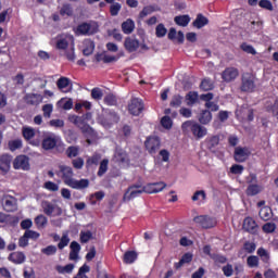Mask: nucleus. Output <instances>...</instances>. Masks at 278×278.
<instances>
[{
	"label": "nucleus",
	"mask_w": 278,
	"mask_h": 278,
	"mask_svg": "<svg viewBox=\"0 0 278 278\" xmlns=\"http://www.w3.org/2000/svg\"><path fill=\"white\" fill-rule=\"evenodd\" d=\"M58 176L63 179L64 184L74 190H85L89 187L90 181L87 178H74L73 167L68 165H60L56 172Z\"/></svg>",
	"instance_id": "nucleus-1"
},
{
	"label": "nucleus",
	"mask_w": 278,
	"mask_h": 278,
	"mask_svg": "<svg viewBox=\"0 0 278 278\" xmlns=\"http://www.w3.org/2000/svg\"><path fill=\"white\" fill-rule=\"evenodd\" d=\"M181 129L184 134L191 131L193 137L197 139H202L207 135V129L194 121H186L182 123Z\"/></svg>",
	"instance_id": "nucleus-2"
},
{
	"label": "nucleus",
	"mask_w": 278,
	"mask_h": 278,
	"mask_svg": "<svg viewBox=\"0 0 278 278\" xmlns=\"http://www.w3.org/2000/svg\"><path fill=\"white\" fill-rule=\"evenodd\" d=\"M143 193H144V186L140 182L132 184L128 186V188L126 189L123 195V200L125 202H129V201H132L134 199L139 198Z\"/></svg>",
	"instance_id": "nucleus-3"
},
{
	"label": "nucleus",
	"mask_w": 278,
	"mask_h": 278,
	"mask_svg": "<svg viewBox=\"0 0 278 278\" xmlns=\"http://www.w3.org/2000/svg\"><path fill=\"white\" fill-rule=\"evenodd\" d=\"M62 144L61 137L54 132H48L42 139V149L45 151L54 150L56 147Z\"/></svg>",
	"instance_id": "nucleus-4"
},
{
	"label": "nucleus",
	"mask_w": 278,
	"mask_h": 278,
	"mask_svg": "<svg viewBox=\"0 0 278 278\" xmlns=\"http://www.w3.org/2000/svg\"><path fill=\"white\" fill-rule=\"evenodd\" d=\"M99 31V26L96 22L83 23L74 29L76 36H92Z\"/></svg>",
	"instance_id": "nucleus-5"
},
{
	"label": "nucleus",
	"mask_w": 278,
	"mask_h": 278,
	"mask_svg": "<svg viewBox=\"0 0 278 278\" xmlns=\"http://www.w3.org/2000/svg\"><path fill=\"white\" fill-rule=\"evenodd\" d=\"M248 184H250L247 189V194L249 197H255L263 191V186L256 184V175L255 174H251L250 177H248Z\"/></svg>",
	"instance_id": "nucleus-6"
},
{
	"label": "nucleus",
	"mask_w": 278,
	"mask_h": 278,
	"mask_svg": "<svg viewBox=\"0 0 278 278\" xmlns=\"http://www.w3.org/2000/svg\"><path fill=\"white\" fill-rule=\"evenodd\" d=\"M242 92H253L255 89V77L251 73H244L242 75V84L240 87Z\"/></svg>",
	"instance_id": "nucleus-7"
},
{
	"label": "nucleus",
	"mask_w": 278,
	"mask_h": 278,
	"mask_svg": "<svg viewBox=\"0 0 278 278\" xmlns=\"http://www.w3.org/2000/svg\"><path fill=\"white\" fill-rule=\"evenodd\" d=\"M74 45H75V38L70 34H63L58 36L56 38V49L59 50H66L67 48Z\"/></svg>",
	"instance_id": "nucleus-8"
},
{
	"label": "nucleus",
	"mask_w": 278,
	"mask_h": 278,
	"mask_svg": "<svg viewBox=\"0 0 278 278\" xmlns=\"http://www.w3.org/2000/svg\"><path fill=\"white\" fill-rule=\"evenodd\" d=\"M143 110H144V104L142 100L139 98H132L128 103V112L132 116H140Z\"/></svg>",
	"instance_id": "nucleus-9"
},
{
	"label": "nucleus",
	"mask_w": 278,
	"mask_h": 278,
	"mask_svg": "<svg viewBox=\"0 0 278 278\" xmlns=\"http://www.w3.org/2000/svg\"><path fill=\"white\" fill-rule=\"evenodd\" d=\"M1 204L5 212L12 213L17 210V200L13 195H3L1 198Z\"/></svg>",
	"instance_id": "nucleus-10"
},
{
	"label": "nucleus",
	"mask_w": 278,
	"mask_h": 278,
	"mask_svg": "<svg viewBox=\"0 0 278 278\" xmlns=\"http://www.w3.org/2000/svg\"><path fill=\"white\" fill-rule=\"evenodd\" d=\"M193 222L201 226L203 229H210L216 226L217 222L215 218L202 215L193 218Z\"/></svg>",
	"instance_id": "nucleus-11"
},
{
	"label": "nucleus",
	"mask_w": 278,
	"mask_h": 278,
	"mask_svg": "<svg viewBox=\"0 0 278 278\" xmlns=\"http://www.w3.org/2000/svg\"><path fill=\"white\" fill-rule=\"evenodd\" d=\"M167 187V184L164 181H159V182H152L148 184L147 186H143V193H159L162 192L165 188Z\"/></svg>",
	"instance_id": "nucleus-12"
},
{
	"label": "nucleus",
	"mask_w": 278,
	"mask_h": 278,
	"mask_svg": "<svg viewBox=\"0 0 278 278\" xmlns=\"http://www.w3.org/2000/svg\"><path fill=\"white\" fill-rule=\"evenodd\" d=\"M144 146L150 154H154L161 148V140L159 137H149L146 140Z\"/></svg>",
	"instance_id": "nucleus-13"
},
{
	"label": "nucleus",
	"mask_w": 278,
	"mask_h": 278,
	"mask_svg": "<svg viewBox=\"0 0 278 278\" xmlns=\"http://www.w3.org/2000/svg\"><path fill=\"white\" fill-rule=\"evenodd\" d=\"M90 118H91V113H87V115H83V116L72 115L70 117V122L76 125V127L80 129H84V128L87 129L89 128V126L86 125L85 121Z\"/></svg>",
	"instance_id": "nucleus-14"
},
{
	"label": "nucleus",
	"mask_w": 278,
	"mask_h": 278,
	"mask_svg": "<svg viewBox=\"0 0 278 278\" xmlns=\"http://www.w3.org/2000/svg\"><path fill=\"white\" fill-rule=\"evenodd\" d=\"M14 169L28 170L29 169V159L26 155H18L13 162Z\"/></svg>",
	"instance_id": "nucleus-15"
},
{
	"label": "nucleus",
	"mask_w": 278,
	"mask_h": 278,
	"mask_svg": "<svg viewBox=\"0 0 278 278\" xmlns=\"http://www.w3.org/2000/svg\"><path fill=\"white\" fill-rule=\"evenodd\" d=\"M43 213L48 216H52L55 213V216L62 215V210L56 204H52L51 202H42Z\"/></svg>",
	"instance_id": "nucleus-16"
},
{
	"label": "nucleus",
	"mask_w": 278,
	"mask_h": 278,
	"mask_svg": "<svg viewBox=\"0 0 278 278\" xmlns=\"http://www.w3.org/2000/svg\"><path fill=\"white\" fill-rule=\"evenodd\" d=\"M25 103L27 105H40L43 101V97L40 93H26L24 97Z\"/></svg>",
	"instance_id": "nucleus-17"
},
{
	"label": "nucleus",
	"mask_w": 278,
	"mask_h": 278,
	"mask_svg": "<svg viewBox=\"0 0 278 278\" xmlns=\"http://www.w3.org/2000/svg\"><path fill=\"white\" fill-rule=\"evenodd\" d=\"M250 156V151L248 148L237 147L235 149V160L238 163H243Z\"/></svg>",
	"instance_id": "nucleus-18"
},
{
	"label": "nucleus",
	"mask_w": 278,
	"mask_h": 278,
	"mask_svg": "<svg viewBox=\"0 0 278 278\" xmlns=\"http://www.w3.org/2000/svg\"><path fill=\"white\" fill-rule=\"evenodd\" d=\"M124 47L129 53H131V52H135L139 49L140 41L138 39L132 38V37H127L124 41Z\"/></svg>",
	"instance_id": "nucleus-19"
},
{
	"label": "nucleus",
	"mask_w": 278,
	"mask_h": 278,
	"mask_svg": "<svg viewBox=\"0 0 278 278\" xmlns=\"http://www.w3.org/2000/svg\"><path fill=\"white\" fill-rule=\"evenodd\" d=\"M12 163V155L2 154L0 156V170L4 174L9 173Z\"/></svg>",
	"instance_id": "nucleus-20"
},
{
	"label": "nucleus",
	"mask_w": 278,
	"mask_h": 278,
	"mask_svg": "<svg viewBox=\"0 0 278 278\" xmlns=\"http://www.w3.org/2000/svg\"><path fill=\"white\" fill-rule=\"evenodd\" d=\"M239 75V71L235 67H228L226 68L223 74L222 77L225 81L230 83L232 80H235Z\"/></svg>",
	"instance_id": "nucleus-21"
},
{
	"label": "nucleus",
	"mask_w": 278,
	"mask_h": 278,
	"mask_svg": "<svg viewBox=\"0 0 278 278\" xmlns=\"http://www.w3.org/2000/svg\"><path fill=\"white\" fill-rule=\"evenodd\" d=\"M237 115L242 117V119H245L248 122H253L254 119V113L253 110L248 106H242L241 110L237 112Z\"/></svg>",
	"instance_id": "nucleus-22"
},
{
	"label": "nucleus",
	"mask_w": 278,
	"mask_h": 278,
	"mask_svg": "<svg viewBox=\"0 0 278 278\" xmlns=\"http://www.w3.org/2000/svg\"><path fill=\"white\" fill-rule=\"evenodd\" d=\"M243 229L250 233H256L258 226L254 219L248 217L244 219Z\"/></svg>",
	"instance_id": "nucleus-23"
},
{
	"label": "nucleus",
	"mask_w": 278,
	"mask_h": 278,
	"mask_svg": "<svg viewBox=\"0 0 278 278\" xmlns=\"http://www.w3.org/2000/svg\"><path fill=\"white\" fill-rule=\"evenodd\" d=\"M219 140H220V138H219L218 135H214V136L207 137L206 140H205L206 148L211 152H215L217 146L219 144Z\"/></svg>",
	"instance_id": "nucleus-24"
},
{
	"label": "nucleus",
	"mask_w": 278,
	"mask_h": 278,
	"mask_svg": "<svg viewBox=\"0 0 278 278\" xmlns=\"http://www.w3.org/2000/svg\"><path fill=\"white\" fill-rule=\"evenodd\" d=\"M56 85L61 92H71L72 90L71 80L67 77H61Z\"/></svg>",
	"instance_id": "nucleus-25"
},
{
	"label": "nucleus",
	"mask_w": 278,
	"mask_h": 278,
	"mask_svg": "<svg viewBox=\"0 0 278 278\" xmlns=\"http://www.w3.org/2000/svg\"><path fill=\"white\" fill-rule=\"evenodd\" d=\"M96 45L92 40L86 39L85 41H83V54H85V56L91 55Z\"/></svg>",
	"instance_id": "nucleus-26"
},
{
	"label": "nucleus",
	"mask_w": 278,
	"mask_h": 278,
	"mask_svg": "<svg viewBox=\"0 0 278 278\" xmlns=\"http://www.w3.org/2000/svg\"><path fill=\"white\" fill-rule=\"evenodd\" d=\"M8 260L13 262L14 264H22L25 262L26 256L22 252H14L9 255Z\"/></svg>",
	"instance_id": "nucleus-27"
},
{
	"label": "nucleus",
	"mask_w": 278,
	"mask_h": 278,
	"mask_svg": "<svg viewBox=\"0 0 278 278\" xmlns=\"http://www.w3.org/2000/svg\"><path fill=\"white\" fill-rule=\"evenodd\" d=\"M136 28L135 22L132 20H127L122 24V30L126 35H130Z\"/></svg>",
	"instance_id": "nucleus-28"
},
{
	"label": "nucleus",
	"mask_w": 278,
	"mask_h": 278,
	"mask_svg": "<svg viewBox=\"0 0 278 278\" xmlns=\"http://www.w3.org/2000/svg\"><path fill=\"white\" fill-rule=\"evenodd\" d=\"M199 122L201 125H208L212 122V114L208 110L202 111L199 115Z\"/></svg>",
	"instance_id": "nucleus-29"
},
{
	"label": "nucleus",
	"mask_w": 278,
	"mask_h": 278,
	"mask_svg": "<svg viewBox=\"0 0 278 278\" xmlns=\"http://www.w3.org/2000/svg\"><path fill=\"white\" fill-rule=\"evenodd\" d=\"M260 217L265 222H268L269 219H271L273 211L270 206H262L260 211Z\"/></svg>",
	"instance_id": "nucleus-30"
},
{
	"label": "nucleus",
	"mask_w": 278,
	"mask_h": 278,
	"mask_svg": "<svg viewBox=\"0 0 278 278\" xmlns=\"http://www.w3.org/2000/svg\"><path fill=\"white\" fill-rule=\"evenodd\" d=\"M186 101H187V105H189L190 108L192 105H194V103H198L199 101V94L198 92L195 91H189L187 94H186Z\"/></svg>",
	"instance_id": "nucleus-31"
},
{
	"label": "nucleus",
	"mask_w": 278,
	"mask_h": 278,
	"mask_svg": "<svg viewBox=\"0 0 278 278\" xmlns=\"http://www.w3.org/2000/svg\"><path fill=\"white\" fill-rule=\"evenodd\" d=\"M90 97L93 101H101L104 97V92L101 88L94 87L90 91Z\"/></svg>",
	"instance_id": "nucleus-32"
},
{
	"label": "nucleus",
	"mask_w": 278,
	"mask_h": 278,
	"mask_svg": "<svg viewBox=\"0 0 278 278\" xmlns=\"http://www.w3.org/2000/svg\"><path fill=\"white\" fill-rule=\"evenodd\" d=\"M115 163L122 164L127 162V153L123 150H116L114 153Z\"/></svg>",
	"instance_id": "nucleus-33"
},
{
	"label": "nucleus",
	"mask_w": 278,
	"mask_h": 278,
	"mask_svg": "<svg viewBox=\"0 0 278 278\" xmlns=\"http://www.w3.org/2000/svg\"><path fill=\"white\" fill-rule=\"evenodd\" d=\"M207 24H208V20L206 17H204L202 14H199L197 16L195 21L192 23V25L198 29H201L202 27H204Z\"/></svg>",
	"instance_id": "nucleus-34"
},
{
	"label": "nucleus",
	"mask_w": 278,
	"mask_h": 278,
	"mask_svg": "<svg viewBox=\"0 0 278 278\" xmlns=\"http://www.w3.org/2000/svg\"><path fill=\"white\" fill-rule=\"evenodd\" d=\"M101 161V155L98 153L92 154L87 159V168H90L92 166H98Z\"/></svg>",
	"instance_id": "nucleus-35"
},
{
	"label": "nucleus",
	"mask_w": 278,
	"mask_h": 278,
	"mask_svg": "<svg viewBox=\"0 0 278 278\" xmlns=\"http://www.w3.org/2000/svg\"><path fill=\"white\" fill-rule=\"evenodd\" d=\"M138 257V254L134 251H127L125 254H124V257H123V261L124 263L126 264H132L136 262Z\"/></svg>",
	"instance_id": "nucleus-36"
},
{
	"label": "nucleus",
	"mask_w": 278,
	"mask_h": 278,
	"mask_svg": "<svg viewBox=\"0 0 278 278\" xmlns=\"http://www.w3.org/2000/svg\"><path fill=\"white\" fill-rule=\"evenodd\" d=\"M60 14L63 17H71L74 14V9L72 7V4H63V7L60 9Z\"/></svg>",
	"instance_id": "nucleus-37"
},
{
	"label": "nucleus",
	"mask_w": 278,
	"mask_h": 278,
	"mask_svg": "<svg viewBox=\"0 0 278 278\" xmlns=\"http://www.w3.org/2000/svg\"><path fill=\"white\" fill-rule=\"evenodd\" d=\"M109 169V160L108 159H103L101 162H100V165H99V169L97 172V175L99 177H102Z\"/></svg>",
	"instance_id": "nucleus-38"
},
{
	"label": "nucleus",
	"mask_w": 278,
	"mask_h": 278,
	"mask_svg": "<svg viewBox=\"0 0 278 278\" xmlns=\"http://www.w3.org/2000/svg\"><path fill=\"white\" fill-rule=\"evenodd\" d=\"M80 148L78 146H71L66 150V155L68 159H75L79 155Z\"/></svg>",
	"instance_id": "nucleus-39"
},
{
	"label": "nucleus",
	"mask_w": 278,
	"mask_h": 278,
	"mask_svg": "<svg viewBox=\"0 0 278 278\" xmlns=\"http://www.w3.org/2000/svg\"><path fill=\"white\" fill-rule=\"evenodd\" d=\"M175 23L179 26L186 27L190 24V16L184 15V16H176L174 18Z\"/></svg>",
	"instance_id": "nucleus-40"
},
{
	"label": "nucleus",
	"mask_w": 278,
	"mask_h": 278,
	"mask_svg": "<svg viewBox=\"0 0 278 278\" xmlns=\"http://www.w3.org/2000/svg\"><path fill=\"white\" fill-rule=\"evenodd\" d=\"M36 135V130L31 127H23V137L25 140H31Z\"/></svg>",
	"instance_id": "nucleus-41"
},
{
	"label": "nucleus",
	"mask_w": 278,
	"mask_h": 278,
	"mask_svg": "<svg viewBox=\"0 0 278 278\" xmlns=\"http://www.w3.org/2000/svg\"><path fill=\"white\" fill-rule=\"evenodd\" d=\"M83 108H85V110H87V111H90L92 108V104H91V102L86 101V100L76 102V105H75L76 112H80Z\"/></svg>",
	"instance_id": "nucleus-42"
},
{
	"label": "nucleus",
	"mask_w": 278,
	"mask_h": 278,
	"mask_svg": "<svg viewBox=\"0 0 278 278\" xmlns=\"http://www.w3.org/2000/svg\"><path fill=\"white\" fill-rule=\"evenodd\" d=\"M75 268V265L74 264H68L66 266H61V265H58L55 267V269L60 273V274H72L73 270Z\"/></svg>",
	"instance_id": "nucleus-43"
},
{
	"label": "nucleus",
	"mask_w": 278,
	"mask_h": 278,
	"mask_svg": "<svg viewBox=\"0 0 278 278\" xmlns=\"http://www.w3.org/2000/svg\"><path fill=\"white\" fill-rule=\"evenodd\" d=\"M181 103H184V97L180 94L173 96L169 105L170 108H180Z\"/></svg>",
	"instance_id": "nucleus-44"
},
{
	"label": "nucleus",
	"mask_w": 278,
	"mask_h": 278,
	"mask_svg": "<svg viewBox=\"0 0 278 278\" xmlns=\"http://www.w3.org/2000/svg\"><path fill=\"white\" fill-rule=\"evenodd\" d=\"M200 88L205 92H208V90H212L214 88V84L210 78H205L202 80Z\"/></svg>",
	"instance_id": "nucleus-45"
},
{
	"label": "nucleus",
	"mask_w": 278,
	"mask_h": 278,
	"mask_svg": "<svg viewBox=\"0 0 278 278\" xmlns=\"http://www.w3.org/2000/svg\"><path fill=\"white\" fill-rule=\"evenodd\" d=\"M43 188L51 192H58L60 186L54 181L48 180L45 182Z\"/></svg>",
	"instance_id": "nucleus-46"
},
{
	"label": "nucleus",
	"mask_w": 278,
	"mask_h": 278,
	"mask_svg": "<svg viewBox=\"0 0 278 278\" xmlns=\"http://www.w3.org/2000/svg\"><path fill=\"white\" fill-rule=\"evenodd\" d=\"M122 10V4L119 2H113L110 7L111 16H117Z\"/></svg>",
	"instance_id": "nucleus-47"
},
{
	"label": "nucleus",
	"mask_w": 278,
	"mask_h": 278,
	"mask_svg": "<svg viewBox=\"0 0 278 278\" xmlns=\"http://www.w3.org/2000/svg\"><path fill=\"white\" fill-rule=\"evenodd\" d=\"M91 239H93L91 231H80V243H88Z\"/></svg>",
	"instance_id": "nucleus-48"
},
{
	"label": "nucleus",
	"mask_w": 278,
	"mask_h": 278,
	"mask_svg": "<svg viewBox=\"0 0 278 278\" xmlns=\"http://www.w3.org/2000/svg\"><path fill=\"white\" fill-rule=\"evenodd\" d=\"M21 148H22V140L21 139H15V140L9 141L10 151L14 152V151H16Z\"/></svg>",
	"instance_id": "nucleus-49"
},
{
	"label": "nucleus",
	"mask_w": 278,
	"mask_h": 278,
	"mask_svg": "<svg viewBox=\"0 0 278 278\" xmlns=\"http://www.w3.org/2000/svg\"><path fill=\"white\" fill-rule=\"evenodd\" d=\"M103 102L106 105H117V98L114 94L109 93L104 97Z\"/></svg>",
	"instance_id": "nucleus-50"
},
{
	"label": "nucleus",
	"mask_w": 278,
	"mask_h": 278,
	"mask_svg": "<svg viewBox=\"0 0 278 278\" xmlns=\"http://www.w3.org/2000/svg\"><path fill=\"white\" fill-rule=\"evenodd\" d=\"M35 224L37 225L38 228H45L48 224V219L43 215H39L35 219Z\"/></svg>",
	"instance_id": "nucleus-51"
},
{
	"label": "nucleus",
	"mask_w": 278,
	"mask_h": 278,
	"mask_svg": "<svg viewBox=\"0 0 278 278\" xmlns=\"http://www.w3.org/2000/svg\"><path fill=\"white\" fill-rule=\"evenodd\" d=\"M166 34H167V28L164 26V24H160L156 26V28H155L156 37L163 38L166 36Z\"/></svg>",
	"instance_id": "nucleus-52"
},
{
	"label": "nucleus",
	"mask_w": 278,
	"mask_h": 278,
	"mask_svg": "<svg viewBox=\"0 0 278 278\" xmlns=\"http://www.w3.org/2000/svg\"><path fill=\"white\" fill-rule=\"evenodd\" d=\"M65 55L67 58V60L74 62L75 59H76V55H75V45H72L70 48H67L65 50Z\"/></svg>",
	"instance_id": "nucleus-53"
},
{
	"label": "nucleus",
	"mask_w": 278,
	"mask_h": 278,
	"mask_svg": "<svg viewBox=\"0 0 278 278\" xmlns=\"http://www.w3.org/2000/svg\"><path fill=\"white\" fill-rule=\"evenodd\" d=\"M161 125L163 128L169 130L170 128H173V119H170L169 116H164L161 119Z\"/></svg>",
	"instance_id": "nucleus-54"
},
{
	"label": "nucleus",
	"mask_w": 278,
	"mask_h": 278,
	"mask_svg": "<svg viewBox=\"0 0 278 278\" xmlns=\"http://www.w3.org/2000/svg\"><path fill=\"white\" fill-rule=\"evenodd\" d=\"M70 241H71V239H70L68 235H67V233H64V235L62 236V238H61L60 243L58 244L59 249H60V250H63L65 247L68 245Z\"/></svg>",
	"instance_id": "nucleus-55"
},
{
	"label": "nucleus",
	"mask_w": 278,
	"mask_h": 278,
	"mask_svg": "<svg viewBox=\"0 0 278 278\" xmlns=\"http://www.w3.org/2000/svg\"><path fill=\"white\" fill-rule=\"evenodd\" d=\"M84 164H85V161L83 157H76L72 160V166H74V168L76 169H83Z\"/></svg>",
	"instance_id": "nucleus-56"
},
{
	"label": "nucleus",
	"mask_w": 278,
	"mask_h": 278,
	"mask_svg": "<svg viewBox=\"0 0 278 278\" xmlns=\"http://www.w3.org/2000/svg\"><path fill=\"white\" fill-rule=\"evenodd\" d=\"M41 252L48 256H51L58 252V248L55 245H49V247L42 249Z\"/></svg>",
	"instance_id": "nucleus-57"
},
{
	"label": "nucleus",
	"mask_w": 278,
	"mask_h": 278,
	"mask_svg": "<svg viewBox=\"0 0 278 278\" xmlns=\"http://www.w3.org/2000/svg\"><path fill=\"white\" fill-rule=\"evenodd\" d=\"M243 170H244V167H243V165H240V164H233L230 167V172L233 175H241L243 173Z\"/></svg>",
	"instance_id": "nucleus-58"
},
{
	"label": "nucleus",
	"mask_w": 278,
	"mask_h": 278,
	"mask_svg": "<svg viewBox=\"0 0 278 278\" xmlns=\"http://www.w3.org/2000/svg\"><path fill=\"white\" fill-rule=\"evenodd\" d=\"M42 111H43V116L46 118H50L51 117V114L53 112V105L52 104H45L42 106Z\"/></svg>",
	"instance_id": "nucleus-59"
},
{
	"label": "nucleus",
	"mask_w": 278,
	"mask_h": 278,
	"mask_svg": "<svg viewBox=\"0 0 278 278\" xmlns=\"http://www.w3.org/2000/svg\"><path fill=\"white\" fill-rule=\"evenodd\" d=\"M240 48L244 51V52H247V53H249V54H253V55H255L257 52H256V50L252 47V46H250V45H248V43H242L241 46H240Z\"/></svg>",
	"instance_id": "nucleus-60"
},
{
	"label": "nucleus",
	"mask_w": 278,
	"mask_h": 278,
	"mask_svg": "<svg viewBox=\"0 0 278 278\" xmlns=\"http://www.w3.org/2000/svg\"><path fill=\"white\" fill-rule=\"evenodd\" d=\"M257 254L261 256L263 262L268 263L270 256H269L268 252L265 249L260 248L258 251H257Z\"/></svg>",
	"instance_id": "nucleus-61"
},
{
	"label": "nucleus",
	"mask_w": 278,
	"mask_h": 278,
	"mask_svg": "<svg viewBox=\"0 0 278 278\" xmlns=\"http://www.w3.org/2000/svg\"><path fill=\"white\" fill-rule=\"evenodd\" d=\"M200 198H201L203 201H205V199H206V193H205V191H203V190H201V191H195V193H193L191 200H192L193 202H195V201H199Z\"/></svg>",
	"instance_id": "nucleus-62"
},
{
	"label": "nucleus",
	"mask_w": 278,
	"mask_h": 278,
	"mask_svg": "<svg viewBox=\"0 0 278 278\" xmlns=\"http://www.w3.org/2000/svg\"><path fill=\"white\" fill-rule=\"evenodd\" d=\"M277 226L274 223H267L263 226V230L266 233H273L276 230Z\"/></svg>",
	"instance_id": "nucleus-63"
},
{
	"label": "nucleus",
	"mask_w": 278,
	"mask_h": 278,
	"mask_svg": "<svg viewBox=\"0 0 278 278\" xmlns=\"http://www.w3.org/2000/svg\"><path fill=\"white\" fill-rule=\"evenodd\" d=\"M211 258H213L215 263H219V264H225L227 262V258L219 254H212Z\"/></svg>",
	"instance_id": "nucleus-64"
}]
</instances>
